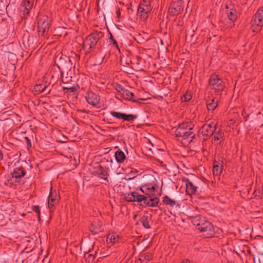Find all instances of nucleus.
I'll return each instance as SVG.
<instances>
[{
	"label": "nucleus",
	"instance_id": "1",
	"mask_svg": "<svg viewBox=\"0 0 263 263\" xmlns=\"http://www.w3.org/2000/svg\"><path fill=\"white\" fill-rule=\"evenodd\" d=\"M175 135L178 137H182L184 140H187L191 142L196 137L194 131V125L190 122H183L179 124L175 131Z\"/></svg>",
	"mask_w": 263,
	"mask_h": 263
},
{
	"label": "nucleus",
	"instance_id": "2",
	"mask_svg": "<svg viewBox=\"0 0 263 263\" xmlns=\"http://www.w3.org/2000/svg\"><path fill=\"white\" fill-rule=\"evenodd\" d=\"M191 221L197 230L204 233L205 235H212L214 234L213 226L206 218L199 215L192 217Z\"/></svg>",
	"mask_w": 263,
	"mask_h": 263
},
{
	"label": "nucleus",
	"instance_id": "3",
	"mask_svg": "<svg viewBox=\"0 0 263 263\" xmlns=\"http://www.w3.org/2000/svg\"><path fill=\"white\" fill-rule=\"evenodd\" d=\"M103 36L102 32H94L89 35L84 41L82 48L87 53L95 47L99 39Z\"/></svg>",
	"mask_w": 263,
	"mask_h": 263
},
{
	"label": "nucleus",
	"instance_id": "4",
	"mask_svg": "<svg viewBox=\"0 0 263 263\" xmlns=\"http://www.w3.org/2000/svg\"><path fill=\"white\" fill-rule=\"evenodd\" d=\"M37 32L40 35H43L49 30L51 19L48 15L40 13L37 16Z\"/></svg>",
	"mask_w": 263,
	"mask_h": 263
},
{
	"label": "nucleus",
	"instance_id": "5",
	"mask_svg": "<svg viewBox=\"0 0 263 263\" xmlns=\"http://www.w3.org/2000/svg\"><path fill=\"white\" fill-rule=\"evenodd\" d=\"M152 9L149 1L143 0L141 1L137 10V16L141 21H144L148 17V14Z\"/></svg>",
	"mask_w": 263,
	"mask_h": 263
},
{
	"label": "nucleus",
	"instance_id": "6",
	"mask_svg": "<svg viewBox=\"0 0 263 263\" xmlns=\"http://www.w3.org/2000/svg\"><path fill=\"white\" fill-rule=\"evenodd\" d=\"M209 85L212 89L217 92L222 91L224 88L222 80L218 75L212 74L209 79Z\"/></svg>",
	"mask_w": 263,
	"mask_h": 263
},
{
	"label": "nucleus",
	"instance_id": "7",
	"mask_svg": "<svg viewBox=\"0 0 263 263\" xmlns=\"http://www.w3.org/2000/svg\"><path fill=\"white\" fill-rule=\"evenodd\" d=\"M263 26V6L259 9L256 13L252 23L253 30H260Z\"/></svg>",
	"mask_w": 263,
	"mask_h": 263
},
{
	"label": "nucleus",
	"instance_id": "8",
	"mask_svg": "<svg viewBox=\"0 0 263 263\" xmlns=\"http://www.w3.org/2000/svg\"><path fill=\"white\" fill-rule=\"evenodd\" d=\"M217 128V124L211 122L209 124H204L201 128V132L203 135L210 137L213 135Z\"/></svg>",
	"mask_w": 263,
	"mask_h": 263
},
{
	"label": "nucleus",
	"instance_id": "9",
	"mask_svg": "<svg viewBox=\"0 0 263 263\" xmlns=\"http://www.w3.org/2000/svg\"><path fill=\"white\" fill-rule=\"evenodd\" d=\"M87 102L92 106H96L100 101V97L92 91H88L85 94Z\"/></svg>",
	"mask_w": 263,
	"mask_h": 263
},
{
	"label": "nucleus",
	"instance_id": "10",
	"mask_svg": "<svg viewBox=\"0 0 263 263\" xmlns=\"http://www.w3.org/2000/svg\"><path fill=\"white\" fill-rule=\"evenodd\" d=\"M125 199L127 201L133 202H142L145 199V196L140 195L137 192H132L125 195Z\"/></svg>",
	"mask_w": 263,
	"mask_h": 263
},
{
	"label": "nucleus",
	"instance_id": "11",
	"mask_svg": "<svg viewBox=\"0 0 263 263\" xmlns=\"http://www.w3.org/2000/svg\"><path fill=\"white\" fill-rule=\"evenodd\" d=\"M60 197L56 192L53 193L51 191L49 196L48 208L50 211H53L55 205L58 203Z\"/></svg>",
	"mask_w": 263,
	"mask_h": 263
},
{
	"label": "nucleus",
	"instance_id": "12",
	"mask_svg": "<svg viewBox=\"0 0 263 263\" xmlns=\"http://www.w3.org/2000/svg\"><path fill=\"white\" fill-rule=\"evenodd\" d=\"M21 183L22 181L11 173L6 177V179L4 183L9 187H12L13 186H17Z\"/></svg>",
	"mask_w": 263,
	"mask_h": 263
},
{
	"label": "nucleus",
	"instance_id": "13",
	"mask_svg": "<svg viewBox=\"0 0 263 263\" xmlns=\"http://www.w3.org/2000/svg\"><path fill=\"white\" fill-rule=\"evenodd\" d=\"M226 9L228 18L232 22H234L236 18V11L234 6L231 3L227 4Z\"/></svg>",
	"mask_w": 263,
	"mask_h": 263
},
{
	"label": "nucleus",
	"instance_id": "14",
	"mask_svg": "<svg viewBox=\"0 0 263 263\" xmlns=\"http://www.w3.org/2000/svg\"><path fill=\"white\" fill-rule=\"evenodd\" d=\"M102 230V222L99 220L93 221L90 227V231L94 234H98Z\"/></svg>",
	"mask_w": 263,
	"mask_h": 263
},
{
	"label": "nucleus",
	"instance_id": "15",
	"mask_svg": "<svg viewBox=\"0 0 263 263\" xmlns=\"http://www.w3.org/2000/svg\"><path fill=\"white\" fill-rule=\"evenodd\" d=\"M145 199L142 201L146 205L151 206V207H155L156 206L159 202V199L158 198L155 197L154 198H151V197H146L145 196Z\"/></svg>",
	"mask_w": 263,
	"mask_h": 263
},
{
	"label": "nucleus",
	"instance_id": "16",
	"mask_svg": "<svg viewBox=\"0 0 263 263\" xmlns=\"http://www.w3.org/2000/svg\"><path fill=\"white\" fill-rule=\"evenodd\" d=\"M141 191L146 195H148L149 197L151 195H154L155 192V188L152 185H144L141 187Z\"/></svg>",
	"mask_w": 263,
	"mask_h": 263
},
{
	"label": "nucleus",
	"instance_id": "17",
	"mask_svg": "<svg viewBox=\"0 0 263 263\" xmlns=\"http://www.w3.org/2000/svg\"><path fill=\"white\" fill-rule=\"evenodd\" d=\"M26 173L25 170L23 167H18L15 168L11 174L22 181V179L25 175Z\"/></svg>",
	"mask_w": 263,
	"mask_h": 263
},
{
	"label": "nucleus",
	"instance_id": "18",
	"mask_svg": "<svg viewBox=\"0 0 263 263\" xmlns=\"http://www.w3.org/2000/svg\"><path fill=\"white\" fill-rule=\"evenodd\" d=\"M33 5V0H23L22 3V7L24 9V13L28 14L30 10L32 8Z\"/></svg>",
	"mask_w": 263,
	"mask_h": 263
},
{
	"label": "nucleus",
	"instance_id": "19",
	"mask_svg": "<svg viewBox=\"0 0 263 263\" xmlns=\"http://www.w3.org/2000/svg\"><path fill=\"white\" fill-rule=\"evenodd\" d=\"M224 137V132L221 129H219L216 132L214 135L213 139V142L217 144H220Z\"/></svg>",
	"mask_w": 263,
	"mask_h": 263
},
{
	"label": "nucleus",
	"instance_id": "20",
	"mask_svg": "<svg viewBox=\"0 0 263 263\" xmlns=\"http://www.w3.org/2000/svg\"><path fill=\"white\" fill-rule=\"evenodd\" d=\"M186 193L189 195H192L196 193L197 187L193 182L187 180L186 182Z\"/></svg>",
	"mask_w": 263,
	"mask_h": 263
},
{
	"label": "nucleus",
	"instance_id": "21",
	"mask_svg": "<svg viewBox=\"0 0 263 263\" xmlns=\"http://www.w3.org/2000/svg\"><path fill=\"white\" fill-rule=\"evenodd\" d=\"M163 203L171 207H179L178 203L174 199H172L168 196L166 195L163 197Z\"/></svg>",
	"mask_w": 263,
	"mask_h": 263
},
{
	"label": "nucleus",
	"instance_id": "22",
	"mask_svg": "<svg viewBox=\"0 0 263 263\" xmlns=\"http://www.w3.org/2000/svg\"><path fill=\"white\" fill-rule=\"evenodd\" d=\"M222 170V165L220 162L215 161L213 165V173L214 176H219Z\"/></svg>",
	"mask_w": 263,
	"mask_h": 263
},
{
	"label": "nucleus",
	"instance_id": "23",
	"mask_svg": "<svg viewBox=\"0 0 263 263\" xmlns=\"http://www.w3.org/2000/svg\"><path fill=\"white\" fill-rule=\"evenodd\" d=\"M121 96L124 99L128 100L133 102L136 101L134 93L127 89H125L124 91H123Z\"/></svg>",
	"mask_w": 263,
	"mask_h": 263
},
{
	"label": "nucleus",
	"instance_id": "24",
	"mask_svg": "<svg viewBox=\"0 0 263 263\" xmlns=\"http://www.w3.org/2000/svg\"><path fill=\"white\" fill-rule=\"evenodd\" d=\"M97 173L98 174V177L107 182H108L107 179V176H108V174L107 172L104 170L103 168L101 166H99L98 170L97 171Z\"/></svg>",
	"mask_w": 263,
	"mask_h": 263
},
{
	"label": "nucleus",
	"instance_id": "25",
	"mask_svg": "<svg viewBox=\"0 0 263 263\" xmlns=\"http://www.w3.org/2000/svg\"><path fill=\"white\" fill-rule=\"evenodd\" d=\"M115 157L117 161L119 163L123 162L125 159L124 153L120 149H118V151L116 152Z\"/></svg>",
	"mask_w": 263,
	"mask_h": 263
},
{
	"label": "nucleus",
	"instance_id": "26",
	"mask_svg": "<svg viewBox=\"0 0 263 263\" xmlns=\"http://www.w3.org/2000/svg\"><path fill=\"white\" fill-rule=\"evenodd\" d=\"M119 240L118 235L114 233H109L107 237V243H114L117 242Z\"/></svg>",
	"mask_w": 263,
	"mask_h": 263
},
{
	"label": "nucleus",
	"instance_id": "27",
	"mask_svg": "<svg viewBox=\"0 0 263 263\" xmlns=\"http://www.w3.org/2000/svg\"><path fill=\"white\" fill-rule=\"evenodd\" d=\"M218 105V100H215V99H213L209 102H208L206 103V107L209 110H214Z\"/></svg>",
	"mask_w": 263,
	"mask_h": 263
},
{
	"label": "nucleus",
	"instance_id": "28",
	"mask_svg": "<svg viewBox=\"0 0 263 263\" xmlns=\"http://www.w3.org/2000/svg\"><path fill=\"white\" fill-rule=\"evenodd\" d=\"M150 219L151 217L148 215H143L141 218V222L142 223L143 227L146 229H149L151 227L149 224Z\"/></svg>",
	"mask_w": 263,
	"mask_h": 263
},
{
	"label": "nucleus",
	"instance_id": "29",
	"mask_svg": "<svg viewBox=\"0 0 263 263\" xmlns=\"http://www.w3.org/2000/svg\"><path fill=\"white\" fill-rule=\"evenodd\" d=\"M46 88V86L45 84H36L34 86V90L35 92L37 93H41L45 91Z\"/></svg>",
	"mask_w": 263,
	"mask_h": 263
},
{
	"label": "nucleus",
	"instance_id": "30",
	"mask_svg": "<svg viewBox=\"0 0 263 263\" xmlns=\"http://www.w3.org/2000/svg\"><path fill=\"white\" fill-rule=\"evenodd\" d=\"M110 114L112 117H114L118 119H123L124 113H122L120 112L114 111H111L110 112Z\"/></svg>",
	"mask_w": 263,
	"mask_h": 263
},
{
	"label": "nucleus",
	"instance_id": "31",
	"mask_svg": "<svg viewBox=\"0 0 263 263\" xmlns=\"http://www.w3.org/2000/svg\"><path fill=\"white\" fill-rule=\"evenodd\" d=\"M136 118V117L132 115H127L124 113L123 119V121H133Z\"/></svg>",
	"mask_w": 263,
	"mask_h": 263
},
{
	"label": "nucleus",
	"instance_id": "32",
	"mask_svg": "<svg viewBox=\"0 0 263 263\" xmlns=\"http://www.w3.org/2000/svg\"><path fill=\"white\" fill-rule=\"evenodd\" d=\"M192 98V96L191 93L186 92L185 94L181 97L182 101L183 102H187L190 101Z\"/></svg>",
	"mask_w": 263,
	"mask_h": 263
},
{
	"label": "nucleus",
	"instance_id": "33",
	"mask_svg": "<svg viewBox=\"0 0 263 263\" xmlns=\"http://www.w3.org/2000/svg\"><path fill=\"white\" fill-rule=\"evenodd\" d=\"M151 259V254L148 253H144L143 255H141L140 258V260H146L148 261Z\"/></svg>",
	"mask_w": 263,
	"mask_h": 263
},
{
	"label": "nucleus",
	"instance_id": "34",
	"mask_svg": "<svg viewBox=\"0 0 263 263\" xmlns=\"http://www.w3.org/2000/svg\"><path fill=\"white\" fill-rule=\"evenodd\" d=\"M116 89L119 92V95H121L123 91H124L125 89H124L121 85L118 84L116 86Z\"/></svg>",
	"mask_w": 263,
	"mask_h": 263
},
{
	"label": "nucleus",
	"instance_id": "35",
	"mask_svg": "<svg viewBox=\"0 0 263 263\" xmlns=\"http://www.w3.org/2000/svg\"><path fill=\"white\" fill-rule=\"evenodd\" d=\"M6 1L0 0V10H3L6 7Z\"/></svg>",
	"mask_w": 263,
	"mask_h": 263
},
{
	"label": "nucleus",
	"instance_id": "36",
	"mask_svg": "<svg viewBox=\"0 0 263 263\" xmlns=\"http://www.w3.org/2000/svg\"><path fill=\"white\" fill-rule=\"evenodd\" d=\"M64 90H70L71 92H74L76 91L77 90V88L76 87H63Z\"/></svg>",
	"mask_w": 263,
	"mask_h": 263
},
{
	"label": "nucleus",
	"instance_id": "37",
	"mask_svg": "<svg viewBox=\"0 0 263 263\" xmlns=\"http://www.w3.org/2000/svg\"><path fill=\"white\" fill-rule=\"evenodd\" d=\"M25 140L26 141V143L27 144L28 148L30 147L31 146V144L29 139L28 137H25Z\"/></svg>",
	"mask_w": 263,
	"mask_h": 263
},
{
	"label": "nucleus",
	"instance_id": "38",
	"mask_svg": "<svg viewBox=\"0 0 263 263\" xmlns=\"http://www.w3.org/2000/svg\"><path fill=\"white\" fill-rule=\"evenodd\" d=\"M33 211L37 213L39 215L40 214V208L38 206H34L32 208Z\"/></svg>",
	"mask_w": 263,
	"mask_h": 263
},
{
	"label": "nucleus",
	"instance_id": "39",
	"mask_svg": "<svg viewBox=\"0 0 263 263\" xmlns=\"http://www.w3.org/2000/svg\"><path fill=\"white\" fill-rule=\"evenodd\" d=\"M94 256L92 254H89L87 257V258L89 261H92L94 259Z\"/></svg>",
	"mask_w": 263,
	"mask_h": 263
},
{
	"label": "nucleus",
	"instance_id": "40",
	"mask_svg": "<svg viewBox=\"0 0 263 263\" xmlns=\"http://www.w3.org/2000/svg\"><path fill=\"white\" fill-rule=\"evenodd\" d=\"M112 44L113 45L117 48L119 49V46H118V43L117 42V41L115 40V39H112Z\"/></svg>",
	"mask_w": 263,
	"mask_h": 263
},
{
	"label": "nucleus",
	"instance_id": "41",
	"mask_svg": "<svg viewBox=\"0 0 263 263\" xmlns=\"http://www.w3.org/2000/svg\"><path fill=\"white\" fill-rule=\"evenodd\" d=\"M3 155L2 153L0 151V161L3 159Z\"/></svg>",
	"mask_w": 263,
	"mask_h": 263
},
{
	"label": "nucleus",
	"instance_id": "42",
	"mask_svg": "<svg viewBox=\"0 0 263 263\" xmlns=\"http://www.w3.org/2000/svg\"><path fill=\"white\" fill-rule=\"evenodd\" d=\"M181 263H190V261L188 260H186L185 261H183L182 262H181Z\"/></svg>",
	"mask_w": 263,
	"mask_h": 263
},
{
	"label": "nucleus",
	"instance_id": "43",
	"mask_svg": "<svg viewBox=\"0 0 263 263\" xmlns=\"http://www.w3.org/2000/svg\"><path fill=\"white\" fill-rule=\"evenodd\" d=\"M117 15L119 16V15H120V11H118L117 12Z\"/></svg>",
	"mask_w": 263,
	"mask_h": 263
},
{
	"label": "nucleus",
	"instance_id": "44",
	"mask_svg": "<svg viewBox=\"0 0 263 263\" xmlns=\"http://www.w3.org/2000/svg\"><path fill=\"white\" fill-rule=\"evenodd\" d=\"M110 40H111V41H112V39H114L113 38V36H112V35L111 34V36H110Z\"/></svg>",
	"mask_w": 263,
	"mask_h": 263
},
{
	"label": "nucleus",
	"instance_id": "45",
	"mask_svg": "<svg viewBox=\"0 0 263 263\" xmlns=\"http://www.w3.org/2000/svg\"><path fill=\"white\" fill-rule=\"evenodd\" d=\"M180 8H179V9H178V10H176V11H177V13H178V11H180Z\"/></svg>",
	"mask_w": 263,
	"mask_h": 263
},
{
	"label": "nucleus",
	"instance_id": "46",
	"mask_svg": "<svg viewBox=\"0 0 263 263\" xmlns=\"http://www.w3.org/2000/svg\"><path fill=\"white\" fill-rule=\"evenodd\" d=\"M243 113H246L245 110L242 112V115H243Z\"/></svg>",
	"mask_w": 263,
	"mask_h": 263
}]
</instances>
